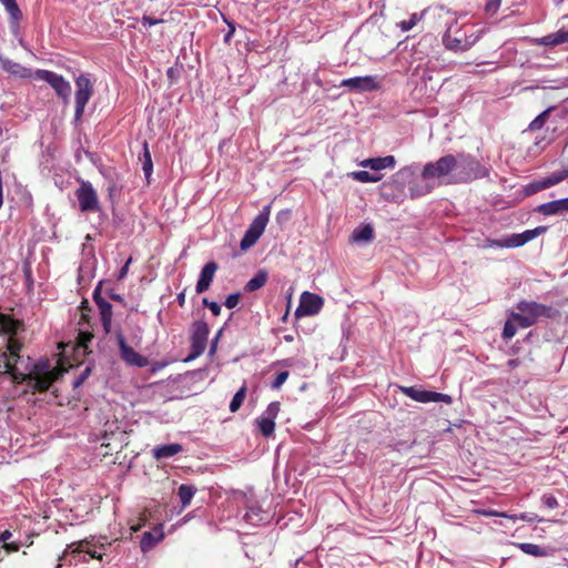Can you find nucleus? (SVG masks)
I'll return each instance as SVG.
<instances>
[{
    "label": "nucleus",
    "instance_id": "obj_1",
    "mask_svg": "<svg viewBox=\"0 0 568 568\" xmlns=\"http://www.w3.org/2000/svg\"><path fill=\"white\" fill-rule=\"evenodd\" d=\"M419 165L413 163L406 165L393 174L379 186V195L387 202L402 203L406 199V186L417 176Z\"/></svg>",
    "mask_w": 568,
    "mask_h": 568
},
{
    "label": "nucleus",
    "instance_id": "obj_2",
    "mask_svg": "<svg viewBox=\"0 0 568 568\" xmlns=\"http://www.w3.org/2000/svg\"><path fill=\"white\" fill-rule=\"evenodd\" d=\"M456 169L454 181L456 183H468L488 175L489 170L470 154L459 153L455 155Z\"/></svg>",
    "mask_w": 568,
    "mask_h": 568
},
{
    "label": "nucleus",
    "instance_id": "obj_3",
    "mask_svg": "<svg viewBox=\"0 0 568 568\" xmlns=\"http://www.w3.org/2000/svg\"><path fill=\"white\" fill-rule=\"evenodd\" d=\"M26 369H29L31 377L34 378V392L40 394L48 392L57 381V372L51 367L48 358L39 359L32 363L31 367L28 365Z\"/></svg>",
    "mask_w": 568,
    "mask_h": 568
},
{
    "label": "nucleus",
    "instance_id": "obj_4",
    "mask_svg": "<svg viewBox=\"0 0 568 568\" xmlns=\"http://www.w3.org/2000/svg\"><path fill=\"white\" fill-rule=\"evenodd\" d=\"M209 334H210V326L205 321L199 320V321H194L191 324V326H190V342H191L190 353L186 356V358L184 359V362H186V363L191 362L204 353V351L206 348V344H207Z\"/></svg>",
    "mask_w": 568,
    "mask_h": 568
},
{
    "label": "nucleus",
    "instance_id": "obj_5",
    "mask_svg": "<svg viewBox=\"0 0 568 568\" xmlns=\"http://www.w3.org/2000/svg\"><path fill=\"white\" fill-rule=\"evenodd\" d=\"M271 214V204L265 205L260 213L254 217L247 230L245 231L240 247L242 251H246L252 247L257 240L262 236L265 227L268 223Z\"/></svg>",
    "mask_w": 568,
    "mask_h": 568
},
{
    "label": "nucleus",
    "instance_id": "obj_6",
    "mask_svg": "<svg viewBox=\"0 0 568 568\" xmlns=\"http://www.w3.org/2000/svg\"><path fill=\"white\" fill-rule=\"evenodd\" d=\"M75 94H74V103H75V111H74V124H78L84 113V109L91 97L93 95L94 88L93 83L91 81L90 74L88 73H81L75 78Z\"/></svg>",
    "mask_w": 568,
    "mask_h": 568
},
{
    "label": "nucleus",
    "instance_id": "obj_7",
    "mask_svg": "<svg viewBox=\"0 0 568 568\" xmlns=\"http://www.w3.org/2000/svg\"><path fill=\"white\" fill-rule=\"evenodd\" d=\"M34 79L47 82L55 92V94L68 104L71 95V84L61 74L50 70L37 69L34 71Z\"/></svg>",
    "mask_w": 568,
    "mask_h": 568
},
{
    "label": "nucleus",
    "instance_id": "obj_8",
    "mask_svg": "<svg viewBox=\"0 0 568 568\" xmlns=\"http://www.w3.org/2000/svg\"><path fill=\"white\" fill-rule=\"evenodd\" d=\"M516 310L523 313L534 324H536L539 318H555L559 315V311L555 307L535 301L521 300L516 304Z\"/></svg>",
    "mask_w": 568,
    "mask_h": 568
},
{
    "label": "nucleus",
    "instance_id": "obj_9",
    "mask_svg": "<svg viewBox=\"0 0 568 568\" xmlns=\"http://www.w3.org/2000/svg\"><path fill=\"white\" fill-rule=\"evenodd\" d=\"M455 155L446 154L435 162H428L424 165L420 176L424 180L440 179L455 172L456 169Z\"/></svg>",
    "mask_w": 568,
    "mask_h": 568
},
{
    "label": "nucleus",
    "instance_id": "obj_10",
    "mask_svg": "<svg viewBox=\"0 0 568 568\" xmlns=\"http://www.w3.org/2000/svg\"><path fill=\"white\" fill-rule=\"evenodd\" d=\"M548 227L540 225L532 230H526L523 233H514L507 237L498 240H488L489 246L496 247H519L547 232Z\"/></svg>",
    "mask_w": 568,
    "mask_h": 568
},
{
    "label": "nucleus",
    "instance_id": "obj_11",
    "mask_svg": "<svg viewBox=\"0 0 568 568\" xmlns=\"http://www.w3.org/2000/svg\"><path fill=\"white\" fill-rule=\"evenodd\" d=\"M397 387L400 393H403L407 397H409L413 400L418 402V403H432V402H435V403L443 402L446 404L453 403L452 396L444 394V393H438L435 390H427V389H424L422 387H416V386L398 385Z\"/></svg>",
    "mask_w": 568,
    "mask_h": 568
},
{
    "label": "nucleus",
    "instance_id": "obj_12",
    "mask_svg": "<svg viewBox=\"0 0 568 568\" xmlns=\"http://www.w3.org/2000/svg\"><path fill=\"white\" fill-rule=\"evenodd\" d=\"M75 196L81 212L97 213L101 211L97 191L91 182L81 181L80 186L75 190Z\"/></svg>",
    "mask_w": 568,
    "mask_h": 568
},
{
    "label": "nucleus",
    "instance_id": "obj_13",
    "mask_svg": "<svg viewBox=\"0 0 568 568\" xmlns=\"http://www.w3.org/2000/svg\"><path fill=\"white\" fill-rule=\"evenodd\" d=\"M324 305V300L320 295L311 292H303L300 297V304L295 311V317L313 316L320 313Z\"/></svg>",
    "mask_w": 568,
    "mask_h": 568
},
{
    "label": "nucleus",
    "instance_id": "obj_14",
    "mask_svg": "<svg viewBox=\"0 0 568 568\" xmlns=\"http://www.w3.org/2000/svg\"><path fill=\"white\" fill-rule=\"evenodd\" d=\"M115 338L121 358L129 365L136 367H145L148 358L136 353L131 346L128 345L126 339L121 329L115 332Z\"/></svg>",
    "mask_w": 568,
    "mask_h": 568
},
{
    "label": "nucleus",
    "instance_id": "obj_15",
    "mask_svg": "<svg viewBox=\"0 0 568 568\" xmlns=\"http://www.w3.org/2000/svg\"><path fill=\"white\" fill-rule=\"evenodd\" d=\"M339 87L348 88L354 92H372L379 88V84L374 75L354 77L344 79Z\"/></svg>",
    "mask_w": 568,
    "mask_h": 568
},
{
    "label": "nucleus",
    "instance_id": "obj_16",
    "mask_svg": "<svg viewBox=\"0 0 568 568\" xmlns=\"http://www.w3.org/2000/svg\"><path fill=\"white\" fill-rule=\"evenodd\" d=\"M17 363H10V359L3 361V364H1L0 374H8L10 375V378L12 383L14 384H27V386L31 389V392L34 394V378L31 377L30 372L23 373L18 369L16 366Z\"/></svg>",
    "mask_w": 568,
    "mask_h": 568
},
{
    "label": "nucleus",
    "instance_id": "obj_17",
    "mask_svg": "<svg viewBox=\"0 0 568 568\" xmlns=\"http://www.w3.org/2000/svg\"><path fill=\"white\" fill-rule=\"evenodd\" d=\"M0 68L10 77L16 79L26 80L34 78V71L20 64L19 62L12 61L11 59L4 57L2 53H0Z\"/></svg>",
    "mask_w": 568,
    "mask_h": 568
},
{
    "label": "nucleus",
    "instance_id": "obj_18",
    "mask_svg": "<svg viewBox=\"0 0 568 568\" xmlns=\"http://www.w3.org/2000/svg\"><path fill=\"white\" fill-rule=\"evenodd\" d=\"M217 268L219 265L214 261H210L203 265L195 285V292L197 294H202L210 288Z\"/></svg>",
    "mask_w": 568,
    "mask_h": 568
},
{
    "label": "nucleus",
    "instance_id": "obj_19",
    "mask_svg": "<svg viewBox=\"0 0 568 568\" xmlns=\"http://www.w3.org/2000/svg\"><path fill=\"white\" fill-rule=\"evenodd\" d=\"M534 212L545 216L561 215L568 213V197L542 203L534 209Z\"/></svg>",
    "mask_w": 568,
    "mask_h": 568
},
{
    "label": "nucleus",
    "instance_id": "obj_20",
    "mask_svg": "<svg viewBox=\"0 0 568 568\" xmlns=\"http://www.w3.org/2000/svg\"><path fill=\"white\" fill-rule=\"evenodd\" d=\"M443 43L445 48L450 51L464 52L473 47L475 40L473 42H468V38L465 34L452 36L448 29L443 36Z\"/></svg>",
    "mask_w": 568,
    "mask_h": 568
},
{
    "label": "nucleus",
    "instance_id": "obj_21",
    "mask_svg": "<svg viewBox=\"0 0 568 568\" xmlns=\"http://www.w3.org/2000/svg\"><path fill=\"white\" fill-rule=\"evenodd\" d=\"M516 546L526 555L542 558L552 557L557 552V548L550 545L540 546L530 542H519Z\"/></svg>",
    "mask_w": 568,
    "mask_h": 568
},
{
    "label": "nucleus",
    "instance_id": "obj_22",
    "mask_svg": "<svg viewBox=\"0 0 568 568\" xmlns=\"http://www.w3.org/2000/svg\"><path fill=\"white\" fill-rule=\"evenodd\" d=\"M184 447L179 443L158 445L152 449V456L155 460H164L182 453Z\"/></svg>",
    "mask_w": 568,
    "mask_h": 568
},
{
    "label": "nucleus",
    "instance_id": "obj_23",
    "mask_svg": "<svg viewBox=\"0 0 568 568\" xmlns=\"http://www.w3.org/2000/svg\"><path fill=\"white\" fill-rule=\"evenodd\" d=\"M363 168H368L373 171H381L386 168L393 169L396 165V159L394 155L378 156V158H369L359 163Z\"/></svg>",
    "mask_w": 568,
    "mask_h": 568
},
{
    "label": "nucleus",
    "instance_id": "obj_24",
    "mask_svg": "<svg viewBox=\"0 0 568 568\" xmlns=\"http://www.w3.org/2000/svg\"><path fill=\"white\" fill-rule=\"evenodd\" d=\"M428 181L429 180H424L423 178L422 180H417L415 176L410 183H407L409 197L414 200L429 194L433 191L434 185Z\"/></svg>",
    "mask_w": 568,
    "mask_h": 568
},
{
    "label": "nucleus",
    "instance_id": "obj_25",
    "mask_svg": "<svg viewBox=\"0 0 568 568\" xmlns=\"http://www.w3.org/2000/svg\"><path fill=\"white\" fill-rule=\"evenodd\" d=\"M536 43L545 47H556L559 44L568 43V29H559L554 33H549L539 39H536Z\"/></svg>",
    "mask_w": 568,
    "mask_h": 568
},
{
    "label": "nucleus",
    "instance_id": "obj_26",
    "mask_svg": "<svg viewBox=\"0 0 568 568\" xmlns=\"http://www.w3.org/2000/svg\"><path fill=\"white\" fill-rule=\"evenodd\" d=\"M21 348H22V344L13 336H10L8 339V343H7L8 352H2L0 349V357L3 361L10 359V363H12V362L17 363L21 358V356H20Z\"/></svg>",
    "mask_w": 568,
    "mask_h": 568
},
{
    "label": "nucleus",
    "instance_id": "obj_27",
    "mask_svg": "<svg viewBox=\"0 0 568 568\" xmlns=\"http://www.w3.org/2000/svg\"><path fill=\"white\" fill-rule=\"evenodd\" d=\"M351 237L355 243H369L374 239V229L371 224H361L353 231Z\"/></svg>",
    "mask_w": 568,
    "mask_h": 568
},
{
    "label": "nucleus",
    "instance_id": "obj_28",
    "mask_svg": "<svg viewBox=\"0 0 568 568\" xmlns=\"http://www.w3.org/2000/svg\"><path fill=\"white\" fill-rule=\"evenodd\" d=\"M0 327L10 335H16L23 327V323L12 315L0 313Z\"/></svg>",
    "mask_w": 568,
    "mask_h": 568
},
{
    "label": "nucleus",
    "instance_id": "obj_29",
    "mask_svg": "<svg viewBox=\"0 0 568 568\" xmlns=\"http://www.w3.org/2000/svg\"><path fill=\"white\" fill-rule=\"evenodd\" d=\"M268 278V274L265 270H258L256 274L246 282L244 291L247 293L255 292L263 287Z\"/></svg>",
    "mask_w": 568,
    "mask_h": 568
},
{
    "label": "nucleus",
    "instance_id": "obj_30",
    "mask_svg": "<svg viewBox=\"0 0 568 568\" xmlns=\"http://www.w3.org/2000/svg\"><path fill=\"white\" fill-rule=\"evenodd\" d=\"M255 423H256L262 436L268 438L274 435V430H275V420L274 419L266 417L264 415H261L260 417H257L255 419Z\"/></svg>",
    "mask_w": 568,
    "mask_h": 568
},
{
    "label": "nucleus",
    "instance_id": "obj_31",
    "mask_svg": "<svg viewBox=\"0 0 568 568\" xmlns=\"http://www.w3.org/2000/svg\"><path fill=\"white\" fill-rule=\"evenodd\" d=\"M196 491H197L196 487L194 485H189V484H182L178 488V496L180 498V501H181L183 508L191 504V500L194 497Z\"/></svg>",
    "mask_w": 568,
    "mask_h": 568
},
{
    "label": "nucleus",
    "instance_id": "obj_32",
    "mask_svg": "<svg viewBox=\"0 0 568 568\" xmlns=\"http://www.w3.org/2000/svg\"><path fill=\"white\" fill-rule=\"evenodd\" d=\"M22 273L24 276L27 294H32L34 287V278L32 275V262L29 257L22 261Z\"/></svg>",
    "mask_w": 568,
    "mask_h": 568
},
{
    "label": "nucleus",
    "instance_id": "obj_33",
    "mask_svg": "<svg viewBox=\"0 0 568 568\" xmlns=\"http://www.w3.org/2000/svg\"><path fill=\"white\" fill-rule=\"evenodd\" d=\"M349 176L361 183H375L383 179V175L379 173H371L368 171H354L349 174Z\"/></svg>",
    "mask_w": 568,
    "mask_h": 568
},
{
    "label": "nucleus",
    "instance_id": "obj_34",
    "mask_svg": "<svg viewBox=\"0 0 568 568\" xmlns=\"http://www.w3.org/2000/svg\"><path fill=\"white\" fill-rule=\"evenodd\" d=\"M556 109L555 105H551L540 112L528 125L529 131H537L540 130L549 119L551 112Z\"/></svg>",
    "mask_w": 568,
    "mask_h": 568
},
{
    "label": "nucleus",
    "instance_id": "obj_35",
    "mask_svg": "<svg viewBox=\"0 0 568 568\" xmlns=\"http://www.w3.org/2000/svg\"><path fill=\"white\" fill-rule=\"evenodd\" d=\"M141 160H142L143 173H144L146 180L149 181L151 178V174L153 172V162H152L151 152L149 150V144L146 141L143 142V152H142Z\"/></svg>",
    "mask_w": 568,
    "mask_h": 568
},
{
    "label": "nucleus",
    "instance_id": "obj_36",
    "mask_svg": "<svg viewBox=\"0 0 568 568\" xmlns=\"http://www.w3.org/2000/svg\"><path fill=\"white\" fill-rule=\"evenodd\" d=\"M163 538V534L159 532L156 536L152 531H145L142 535L140 546L143 551L152 548L156 542Z\"/></svg>",
    "mask_w": 568,
    "mask_h": 568
},
{
    "label": "nucleus",
    "instance_id": "obj_37",
    "mask_svg": "<svg viewBox=\"0 0 568 568\" xmlns=\"http://www.w3.org/2000/svg\"><path fill=\"white\" fill-rule=\"evenodd\" d=\"M567 178H568V169H565V170H561V171H555L550 175L544 178L542 180H544L547 189H549V187H551L554 185L559 184L560 182H562Z\"/></svg>",
    "mask_w": 568,
    "mask_h": 568
},
{
    "label": "nucleus",
    "instance_id": "obj_38",
    "mask_svg": "<svg viewBox=\"0 0 568 568\" xmlns=\"http://www.w3.org/2000/svg\"><path fill=\"white\" fill-rule=\"evenodd\" d=\"M547 186L544 182V180L532 181L526 185L523 186L521 193L525 197L531 196L542 190H546Z\"/></svg>",
    "mask_w": 568,
    "mask_h": 568
},
{
    "label": "nucleus",
    "instance_id": "obj_39",
    "mask_svg": "<svg viewBox=\"0 0 568 568\" xmlns=\"http://www.w3.org/2000/svg\"><path fill=\"white\" fill-rule=\"evenodd\" d=\"M246 392H247V389H246V386H245V384H244V385H243L242 387H240V388H239V390L234 394L233 398L231 399L230 406H229V408H230V410H231L232 413H235V412H237V410L241 408V406H242V404H243V402H244V399H245Z\"/></svg>",
    "mask_w": 568,
    "mask_h": 568
},
{
    "label": "nucleus",
    "instance_id": "obj_40",
    "mask_svg": "<svg viewBox=\"0 0 568 568\" xmlns=\"http://www.w3.org/2000/svg\"><path fill=\"white\" fill-rule=\"evenodd\" d=\"M9 17L10 22L12 26H18L20 20L22 19V11L20 10L17 1H12L7 8H6Z\"/></svg>",
    "mask_w": 568,
    "mask_h": 568
},
{
    "label": "nucleus",
    "instance_id": "obj_41",
    "mask_svg": "<svg viewBox=\"0 0 568 568\" xmlns=\"http://www.w3.org/2000/svg\"><path fill=\"white\" fill-rule=\"evenodd\" d=\"M517 332V325L515 321L510 317V314H508V318L504 324L501 337L504 341L508 342L511 339Z\"/></svg>",
    "mask_w": 568,
    "mask_h": 568
},
{
    "label": "nucleus",
    "instance_id": "obj_42",
    "mask_svg": "<svg viewBox=\"0 0 568 568\" xmlns=\"http://www.w3.org/2000/svg\"><path fill=\"white\" fill-rule=\"evenodd\" d=\"M94 368V362H89L85 368L80 373V375L74 379L72 386L73 389H77L80 387L92 374V371Z\"/></svg>",
    "mask_w": 568,
    "mask_h": 568
},
{
    "label": "nucleus",
    "instance_id": "obj_43",
    "mask_svg": "<svg viewBox=\"0 0 568 568\" xmlns=\"http://www.w3.org/2000/svg\"><path fill=\"white\" fill-rule=\"evenodd\" d=\"M510 317L515 321L517 327L527 328L535 325L530 320H528L523 313L510 311Z\"/></svg>",
    "mask_w": 568,
    "mask_h": 568
},
{
    "label": "nucleus",
    "instance_id": "obj_44",
    "mask_svg": "<svg viewBox=\"0 0 568 568\" xmlns=\"http://www.w3.org/2000/svg\"><path fill=\"white\" fill-rule=\"evenodd\" d=\"M94 303L99 308L101 317L113 316L112 304L108 302L105 298L102 297L98 301H94Z\"/></svg>",
    "mask_w": 568,
    "mask_h": 568
},
{
    "label": "nucleus",
    "instance_id": "obj_45",
    "mask_svg": "<svg viewBox=\"0 0 568 568\" xmlns=\"http://www.w3.org/2000/svg\"><path fill=\"white\" fill-rule=\"evenodd\" d=\"M93 338V334L90 331H79L77 341L80 347L84 348L87 352L89 344Z\"/></svg>",
    "mask_w": 568,
    "mask_h": 568
},
{
    "label": "nucleus",
    "instance_id": "obj_46",
    "mask_svg": "<svg viewBox=\"0 0 568 568\" xmlns=\"http://www.w3.org/2000/svg\"><path fill=\"white\" fill-rule=\"evenodd\" d=\"M243 519L246 523H251L253 525H256L258 521H261L263 518L261 516V509L252 507L243 517Z\"/></svg>",
    "mask_w": 568,
    "mask_h": 568
},
{
    "label": "nucleus",
    "instance_id": "obj_47",
    "mask_svg": "<svg viewBox=\"0 0 568 568\" xmlns=\"http://www.w3.org/2000/svg\"><path fill=\"white\" fill-rule=\"evenodd\" d=\"M551 85H540L536 84L534 88H542V89H551V90H559L562 88H568V78H560L551 81Z\"/></svg>",
    "mask_w": 568,
    "mask_h": 568
},
{
    "label": "nucleus",
    "instance_id": "obj_48",
    "mask_svg": "<svg viewBox=\"0 0 568 568\" xmlns=\"http://www.w3.org/2000/svg\"><path fill=\"white\" fill-rule=\"evenodd\" d=\"M292 217V211L290 209L281 210L276 216L275 222L283 227Z\"/></svg>",
    "mask_w": 568,
    "mask_h": 568
},
{
    "label": "nucleus",
    "instance_id": "obj_49",
    "mask_svg": "<svg viewBox=\"0 0 568 568\" xmlns=\"http://www.w3.org/2000/svg\"><path fill=\"white\" fill-rule=\"evenodd\" d=\"M290 373L287 371H281L276 374L274 381L271 384L273 389H278L288 378Z\"/></svg>",
    "mask_w": 568,
    "mask_h": 568
},
{
    "label": "nucleus",
    "instance_id": "obj_50",
    "mask_svg": "<svg viewBox=\"0 0 568 568\" xmlns=\"http://www.w3.org/2000/svg\"><path fill=\"white\" fill-rule=\"evenodd\" d=\"M242 294L240 292L232 293L226 296L224 301V306L227 308H234L239 305L241 301Z\"/></svg>",
    "mask_w": 568,
    "mask_h": 568
},
{
    "label": "nucleus",
    "instance_id": "obj_51",
    "mask_svg": "<svg viewBox=\"0 0 568 568\" xmlns=\"http://www.w3.org/2000/svg\"><path fill=\"white\" fill-rule=\"evenodd\" d=\"M418 21L417 14L413 13L408 20H403L398 23L402 31L406 32L413 29Z\"/></svg>",
    "mask_w": 568,
    "mask_h": 568
},
{
    "label": "nucleus",
    "instance_id": "obj_52",
    "mask_svg": "<svg viewBox=\"0 0 568 568\" xmlns=\"http://www.w3.org/2000/svg\"><path fill=\"white\" fill-rule=\"evenodd\" d=\"M278 412H280V402H272L268 404V406L266 407L265 412L262 415L275 420L276 416L278 415Z\"/></svg>",
    "mask_w": 568,
    "mask_h": 568
},
{
    "label": "nucleus",
    "instance_id": "obj_53",
    "mask_svg": "<svg viewBox=\"0 0 568 568\" xmlns=\"http://www.w3.org/2000/svg\"><path fill=\"white\" fill-rule=\"evenodd\" d=\"M203 306L207 307L214 316H219L221 314V305L217 302L210 301L209 298L204 297L202 300Z\"/></svg>",
    "mask_w": 568,
    "mask_h": 568
},
{
    "label": "nucleus",
    "instance_id": "obj_54",
    "mask_svg": "<svg viewBox=\"0 0 568 568\" xmlns=\"http://www.w3.org/2000/svg\"><path fill=\"white\" fill-rule=\"evenodd\" d=\"M500 3L501 0H487L485 4V12L488 16H494L498 11Z\"/></svg>",
    "mask_w": 568,
    "mask_h": 568
},
{
    "label": "nucleus",
    "instance_id": "obj_55",
    "mask_svg": "<svg viewBox=\"0 0 568 568\" xmlns=\"http://www.w3.org/2000/svg\"><path fill=\"white\" fill-rule=\"evenodd\" d=\"M223 331H224V326L216 332L214 338L211 341V345H210V349H209V355L215 354V352L217 349V343H219V339L221 338V336L223 334Z\"/></svg>",
    "mask_w": 568,
    "mask_h": 568
},
{
    "label": "nucleus",
    "instance_id": "obj_56",
    "mask_svg": "<svg viewBox=\"0 0 568 568\" xmlns=\"http://www.w3.org/2000/svg\"><path fill=\"white\" fill-rule=\"evenodd\" d=\"M542 504L549 508V509H554L558 506V500L555 496L552 495H544L542 498Z\"/></svg>",
    "mask_w": 568,
    "mask_h": 568
},
{
    "label": "nucleus",
    "instance_id": "obj_57",
    "mask_svg": "<svg viewBox=\"0 0 568 568\" xmlns=\"http://www.w3.org/2000/svg\"><path fill=\"white\" fill-rule=\"evenodd\" d=\"M141 22L143 26H146V27H153V26H156V24H160V23H163L164 20L163 19H156V18H152L150 16H146L144 14L141 19Z\"/></svg>",
    "mask_w": 568,
    "mask_h": 568
},
{
    "label": "nucleus",
    "instance_id": "obj_58",
    "mask_svg": "<svg viewBox=\"0 0 568 568\" xmlns=\"http://www.w3.org/2000/svg\"><path fill=\"white\" fill-rule=\"evenodd\" d=\"M224 20L227 23L229 30L224 34L223 41H224V43L229 44L231 42V39H232L236 28H235V23L233 21H229L226 19H224Z\"/></svg>",
    "mask_w": 568,
    "mask_h": 568
},
{
    "label": "nucleus",
    "instance_id": "obj_59",
    "mask_svg": "<svg viewBox=\"0 0 568 568\" xmlns=\"http://www.w3.org/2000/svg\"><path fill=\"white\" fill-rule=\"evenodd\" d=\"M181 71L179 68L171 67L166 71V77L171 83H174L180 78Z\"/></svg>",
    "mask_w": 568,
    "mask_h": 568
},
{
    "label": "nucleus",
    "instance_id": "obj_60",
    "mask_svg": "<svg viewBox=\"0 0 568 568\" xmlns=\"http://www.w3.org/2000/svg\"><path fill=\"white\" fill-rule=\"evenodd\" d=\"M519 518L527 523L541 521L542 519L538 517L535 513H523Z\"/></svg>",
    "mask_w": 568,
    "mask_h": 568
},
{
    "label": "nucleus",
    "instance_id": "obj_61",
    "mask_svg": "<svg viewBox=\"0 0 568 568\" xmlns=\"http://www.w3.org/2000/svg\"><path fill=\"white\" fill-rule=\"evenodd\" d=\"M20 546L21 544L18 542V541H11V542H4V545L2 546V548L8 552V554H12V552H17L19 549H20Z\"/></svg>",
    "mask_w": 568,
    "mask_h": 568
},
{
    "label": "nucleus",
    "instance_id": "obj_62",
    "mask_svg": "<svg viewBox=\"0 0 568 568\" xmlns=\"http://www.w3.org/2000/svg\"><path fill=\"white\" fill-rule=\"evenodd\" d=\"M131 262H132V257H129L128 261L124 263V265L119 270L118 281H122L128 275L129 266H130Z\"/></svg>",
    "mask_w": 568,
    "mask_h": 568
},
{
    "label": "nucleus",
    "instance_id": "obj_63",
    "mask_svg": "<svg viewBox=\"0 0 568 568\" xmlns=\"http://www.w3.org/2000/svg\"><path fill=\"white\" fill-rule=\"evenodd\" d=\"M106 295L109 296L110 300L124 304V297L121 294L115 293L113 288H108Z\"/></svg>",
    "mask_w": 568,
    "mask_h": 568
},
{
    "label": "nucleus",
    "instance_id": "obj_64",
    "mask_svg": "<svg viewBox=\"0 0 568 568\" xmlns=\"http://www.w3.org/2000/svg\"><path fill=\"white\" fill-rule=\"evenodd\" d=\"M108 196L109 199L111 200L112 203H114V196H115V193L118 192V185L115 182H110L108 184Z\"/></svg>",
    "mask_w": 568,
    "mask_h": 568
}]
</instances>
